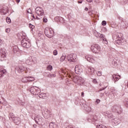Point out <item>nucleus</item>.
Instances as JSON below:
<instances>
[{
    "label": "nucleus",
    "mask_w": 128,
    "mask_h": 128,
    "mask_svg": "<svg viewBox=\"0 0 128 128\" xmlns=\"http://www.w3.org/2000/svg\"><path fill=\"white\" fill-rule=\"evenodd\" d=\"M120 78V76L118 74H114L112 76V80H114L115 82H118V80Z\"/></svg>",
    "instance_id": "nucleus-12"
},
{
    "label": "nucleus",
    "mask_w": 128,
    "mask_h": 128,
    "mask_svg": "<svg viewBox=\"0 0 128 128\" xmlns=\"http://www.w3.org/2000/svg\"><path fill=\"white\" fill-rule=\"evenodd\" d=\"M10 118H11L13 119L14 118V113L12 112H11L10 114Z\"/></svg>",
    "instance_id": "nucleus-31"
},
{
    "label": "nucleus",
    "mask_w": 128,
    "mask_h": 128,
    "mask_svg": "<svg viewBox=\"0 0 128 128\" xmlns=\"http://www.w3.org/2000/svg\"><path fill=\"white\" fill-rule=\"evenodd\" d=\"M102 35V34H100L98 32L96 33V38H100V36Z\"/></svg>",
    "instance_id": "nucleus-32"
},
{
    "label": "nucleus",
    "mask_w": 128,
    "mask_h": 128,
    "mask_svg": "<svg viewBox=\"0 0 128 128\" xmlns=\"http://www.w3.org/2000/svg\"><path fill=\"white\" fill-rule=\"evenodd\" d=\"M34 120L36 124L39 126H42V124H44V119L40 117V116H36L34 118Z\"/></svg>",
    "instance_id": "nucleus-7"
},
{
    "label": "nucleus",
    "mask_w": 128,
    "mask_h": 128,
    "mask_svg": "<svg viewBox=\"0 0 128 128\" xmlns=\"http://www.w3.org/2000/svg\"><path fill=\"white\" fill-rule=\"evenodd\" d=\"M96 74H97V76H102V72H96Z\"/></svg>",
    "instance_id": "nucleus-37"
},
{
    "label": "nucleus",
    "mask_w": 128,
    "mask_h": 128,
    "mask_svg": "<svg viewBox=\"0 0 128 128\" xmlns=\"http://www.w3.org/2000/svg\"><path fill=\"white\" fill-rule=\"evenodd\" d=\"M30 92L34 96H38L40 92V90L36 87L32 86L30 88Z\"/></svg>",
    "instance_id": "nucleus-5"
},
{
    "label": "nucleus",
    "mask_w": 128,
    "mask_h": 128,
    "mask_svg": "<svg viewBox=\"0 0 128 128\" xmlns=\"http://www.w3.org/2000/svg\"><path fill=\"white\" fill-rule=\"evenodd\" d=\"M6 52L2 51V50H0V58H6Z\"/></svg>",
    "instance_id": "nucleus-19"
},
{
    "label": "nucleus",
    "mask_w": 128,
    "mask_h": 128,
    "mask_svg": "<svg viewBox=\"0 0 128 128\" xmlns=\"http://www.w3.org/2000/svg\"><path fill=\"white\" fill-rule=\"evenodd\" d=\"M106 88H106H103V90H104V88Z\"/></svg>",
    "instance_id": "nucleus-56"
},
{
    "label": "nucleus",
    "mask_w": 128,
    "mask_h": 128,
    "mask_svg": "<svg viewBox=\"0 0 128 128\" xmlns=\"http://www.w3.org/2000/svg\"><path fill=\"white\" fill-rule=\"evenodd\" d=\"M44 34L49 38H51L54 36V30L52 28H46L44 30Z\"/></svg>",
    "instance_id": "nucleus-4"
},
{
    "label": "nucleus",
    "mask_w": 128,
    "mask_h": 128,
    "mask_svg": "<svg viewBox=\"0 0 128 128\" xmlns=\"http://www.w3.org/2000/svg\"><path fill=\"white\" fill-rule=\"evenodd\" d=\"M109 120H110L115 124H120V119L118 118H114L112 114H110L107 116Z\"/></svg>",
    "instance_id": "nucleus-2"
},
{
    "label": "nucleus",
    "mask_w": 128,
    "mask_h": 128,
    "mask_svg": "<svg viewBox=\"0 0 128 128\" xmlns=\"http://www.w3.org/2000/svg\"><path fill=\"white\" fill-rule=\"evenodd\" d=\"M67 60L70 62H76V54H70L68 56Z\"/></svg>",
    "instance_id": "nucleus-8"
},
{
    "label": "nucleus",
    "mask_w": 128,
    "mask_h": 128,
    "mask_svg": "<svg viewBox=\"0 0 128 128\" xmlns=\"http://www.w3.org/2000/svg\"><path fill=\"white\" fill-rule=\"evenodd\" d=\"M96 102L97 104H100V100L97 99L96 101Z\"/></svg>",
    "instance_id": "nucleus-43"
},
{
    "label": "nucleus",
    "mask_w": 128,
    "mask_h": 128,
    "mask_svg": "<svg viewBox=\"0 0 128 128\" xmlns=\"http://www.w3.org/2000/svg\"><path fill=\"white\" fill-rule=\"evenodd\" d=\"M26 63L27 64H34V60H32V57H30L26 60Z\"/></svg>",
    "instance_id": "nucleus-14"
},
{
    "label": "nucleus",
    "mask_w": 128,
    "mask_h": 128,
    "mask_svg": "<svg viewBox=\"0 0 128 128\" xmlns=\"http://www.w3.org/2000/svg\"><path fill=\"white\" fill-rule=\"evenodd\" d=\"M81 96H84V92H82L81 93Z\"/></svg>",
    "instance_id": "nucleus-46"
},
{
    "label": "nucleus",
    "mask_w": 128,
    "mask_h": 128,
    "mask_svg": "<svg viewBox=\"0 0 128 128\" xmlns=\"http://www.w3.org/2000/svg\"><path fill=\"white\" fill-rule=\"evenodd\" d=\"M78 4H82V1H80V2L78 1Z\"/></svg>",
    "instance_id": "nucleus-53"
},
{
    "label": "nucleus",
    "mask_w": 128,
    "mask_h": 128,
    "mask_svg": "<svg viewBox=\"0 0 128 128\" xmlns=\"http://www.w3.org/2000/svg\"><path fill=\"white\" fill-rule=\"evenodd\" d=\"M16 70L18 72H19V74H21V72H24V70L26 73L28 72L26 71L28 70V68H24L23 66H19L16 67Z\"/></svg>",
    "instance_id": "nucleus-9"
},
{
    "label": "nucleus",
    "mask_w": 128,
    "mask_h": 128,
    "mask_svg": "<svg viewBox=\"0 0 128 128\" xmlns=\"http://www.w3.org/2000/svg\"><path fill=\"white\" fill-rule=\"evenodd\" d=\"M64 60H66V54H63L60 58V62H64Z\"/></svg>",
    "instance_id": "nucleus-25"
},
{
    "label": "nucleus",
    "mask_w": 128,
    "mask_h": 128,
    "mask_svg": "<svg viewBox=\"0 0 128 128\" xmlns=\"http://www.w3.org/2000/svg\"><path fill=\"white\" fill-rule=\"evenodd\" d=\"M21 80H22V82H24V83L28 82V76H26H26L22 77V79H21Z\"/></svg>",
    "instance_id": "nucleus-20"
},
{
    "label": "nucleus",
    "mask_w": 128,
    "mask_h": 128,
    "mask_svg": "<svg viewBox=\"0 0 128 128\" xmlns=\"http://www.w3.org/2000/svg\"><path fill=\"white\" fill-rule=\"evenodd\" d=\"M88 2H92V0H86Z\"/></svg>",
    "instance_id": "nucleus-45"
},
{
    "label": "nucleus",
    "mask_w": 128,
    "mask_h": 128,
    "mask_svg": "<svg viewBox=\"0 0 128 128\" xmlns=\"http://www.w3.org/2000/svg\"><path fill=\"white\" fill-rule=\"evenodd\" d=\"M102 26H106V22L104 20L102 22Z\"/></svg>",
    "instance_id": "nucleus-40"
},
{
    "label": "nucleus",
    "mask_w": 128,
    "mask_h": 128,
    "mask_svg": "<svg viewBox=\"0 0 128 128\" xmlns=\"http://www.w3.org/2000/svg\"><path fill=\"white\" fill-rule=\"evenodd\" d=\"M18 48H14V49H13V52H14L15 54L18 52Z\"/></svg>",
    "instance_id": "nucleus-39"
},
{
    "label": "nucleus",
    "mask_w": 128,
    "mask_h": 128,
    "mask_svg": "<svg viewBox=\"0 0 128 128\" xmlns=\"http://www.w3.org/2000/svg\"><path fill=\"white\" fill-rule=\"evenodd\" d=\"M27 78H28V82H34L35 80L33 76H28Z\"/></svg>",
    "instance_id": "nucleus-23"
},
{
    "label": "nucleus",
    "mask_w": 128,
    "mask_h": 128,
    "mask_svg": "<svg viewBox=\"0 0 128 128\" xmlns=\"http://www.w3.org/2000/svg\"><path fill=\"white\" fill-rule=\"evenodd\" d=\"M88 108H90V110H89L90 112V110H92V108H90V107H88Z\"/></svg>",
    "instance_id": "nucleus-55"
},
{
    "label": "nucleus",
    "mask_w": 128,
    "mask_h": 128,
    "mask_svg": "<svg viewBox=\"0 0 128 128\" xmlns=\"http://www.w3.org/2000/svg\"><path fill=\"white\" fill-rule=\"evenodd\" d=\"M51 78H54L56 76V74H52L50 75Z\"/></svg>",
    "instance_id": "nucleus-48"
},
{
    "label": "nucleus",
    "mask_w": 128,
    "mask_h": 128,
    "mask_svg": "<svg viewBox=\"0 0 128 128\" xmlns=\"http://www.w3.org/2000/svg\"><path fill=\"white\" fill-rule=\"evenodd\" d=\"M85 58L90 62H92V58L90 56H86Z\"/></svg>",
    "instance_id": "nucleus-22"
},
{
    "label": "nucleus",
    "mask_w": 128,
    "mask_h": 128,
    "mask_svg": "<svg viewBox=\"0 0 128 128\" xmlns=\"http://www.w3.org/2000/svg\"><path fill=\"white\" fill-rule=\"evenodd\" d=\"M113 110L117 112L118 114H122V108L120 106H118L115 105L113 106Z\"/></svg>",
    "instance_id": "nucleus-11"
},
{
    "label": "nucleus",
    "mask_w": 128,
    "mask_h": 128,
    "mask_svg": "<svg viewBox=\"0 0 128 128\" xmlns=\"http://www.w3.org/2000/svg\"><path fill=\"white\" fill-rule=\"evenodd\" d=\"M76 84H78V86H82V84L84 82V80L80 76H76Z\"/></svg>",
    "instance_id": "nucleus-10"
},
{
    "label": "nucleus",
    "mask_w": 128,
    "mask_h": 128,
    "mask_svg": "<svg viewBox=\"0 0 128 128\" xmlns=\"http://www.w3.org/2000/svg\"><path fill=\"white\" fill-rule=\"evenodd\" d=\"M124 104L125 106L128 108V99H126L124 100Z\"/></svg>",
    "instance_id": "nucleus-27"
},
{
    "label": "nucleus",
    "mask_w": 128,
    "mask_h": 128,
    "mask_svg": "<svg viewBox=\"0 0 128 128\" xmlns=\"http://www.w3.org/2000/svg\"><path fill=\"white\" fill-rule=\"evenodd\" d=\"M22 36V40H21L22 46L23 48H30L32 46V44L30 40H28L26 34L24 33Z\"/></svg>",
    "instance_id": "nucleus-1"
},
{
    "label": "nucleus",
    "mask_w": 128,
    "mask_h": 128,
    "mask_svg": "<svg viewBox=\"0 0 128 128\" xmlns=\"http://www.w3.org/2000/svg\"><path fill=\"white\" fill-rule=\"evenodd\" d=\"M54 123H52V122L50 123L49 124V126L50 128H54Z\"/></svg>",
    "instance_id": "nucleus-38"
},
{
    "label": "nucleus",
    "mask_w": 128,
    "mask_h": 128,
    "mask_svg": "<svg viewBox=\"0 0 128 128\" xmlns=\"http://www.w3.org/2000/svg\"><path fill=\"white\" fill-rule=\"evenodd\" d=\"M12 120L15 124H18V122H20V118L18 117H14L12 118Z\"/></svg>",
    "instance_id": "nucleus-17"
},
{
    "label": "nucleus",
    "mask_w": 128,
    "mask_h": 128,
    "mask_svg": "<svg viewBox=\"0 0 128 128\" xmlns=\"http://www.w3.org/2000/svg\"><path fill=\"white\" fill-rule=\"evenodd\" d=\"M91 50L94 54H98L100 52L102 48L98 44H94L91 46Z\"/></svg>",
    "instance_id": "nucleus-3"
},
{
    "label": "nucleus",
    "mask_w": 128,
    "mask_h": 128,
    "mask_svg": "<svg viewBox=\"0 0 128 128\" xmlns=\"http://www.w3.org/2000/svg\"><path fill=\"white\" fill-rule=\"evenodd\" d=\"M84 10H86V12H88V8H86L84 9Z\"/></svg>",
    "instance_id": "nucleus-49"
},
{
    "label": "nucleus",
    "mask_w": 128,
    "mask_h": 128,
    "mask_svg": "<svg viewBox=\"0 0 128 128\" xmlns=\"http://www.w3.org/2000/svg\"><path fill=\"white\" fill-rule=\"evenodd\" d=\"M68 78H72V76L70 74H68Z\"/></svg>",
    "instance_id": "nucleus-52"
},
{
    "label": "nucleus",
    "mask_w": 128,
    "mask_h": 128,
    "mask_svg": "<svg viewBox=\"0 0 128 128\" xmlns=\"http://www.w3.org/2000/svg\"><path fill=\"white\" fill-rule=\"evenodd\" d=\"M56 18H58V20H60V17H56V18H55V19Z\"/></svg>",
    "instance_id": "nucleus-54"
},
{
    "label": "nucleus",
    "mask_w": 128,
    "mask_h": 128,
    "mask_svg": "<svg viewBox=\"0 0 128 128\" xmlns=\"http://www.w3.org/2000/svg\"><path fill=\"white\" fill-rule=\"evenodd\" d=\"M88 72H91L92 74V72H94V68L91 66L88 67Z\"/></svg>",
    "instance_id": "nucleus-21"
},
{
    "label": "nucleus",
    "mask_w": 128,
    "mask_h": 128,
    "mask_svg": "<svg viewBox=\"0 0 128 128\" xmlns=\"http://www.w3.org/2000/svg\"><path fill=\"white\" fill-rule=\"evenodd\" d=\"M96 128H108L106 126L102 124H98L96 126Z\"/></svg>",
    "instance_id": "nucleus-26"
},
{
    "label": "nucleus",
    "mask_w": 128,
    "mask_h": 128,
    "mask_svg": "<svg viewBox=\"0 0 128 128\" xmlns=\"http://www.w3.org/2000/svg\"><path fill=\"white\" fill-rule=\"evenodd\" d=\"M66 128H72V126H68V127H66Z\"/></svg>",
    "instance_id": "nucleus-50"
},
{
    "label": "nucleus",
    "mask_w": 128,
    "mask_h": 128,
    "mask_svg": "<svg viewBox=\"0 0 128 128\" xmlns=\"http://www.w3.org/2000/svg\"><path fill=\"white\" fill-rule=\"evenodd\" d=\"M75 72L77 74H80L82 72V70L80 68V67H78V66L76 65L75 66Z\"/></svg>",
    "instance_id": "nucleus-15"
},
{
    "label": "nucleus",
    "mask_w": 128,
    "mask_h": 128,
    "mask_svg": "<svg viewBox=\"0 0 128 128\" xmlns=\"http://www.w3.org/2000/svg\"><path fill=\"white\" fill-rule=\"evenodd\" d=\"M115 43L117 44H122V40L120 39H118L117 40L115 41Z\"/></svg>",
    "instance_id": "nucleus-28"
},
{
    "label": "nucleus",
    "mask_w": 128,
    "mask_h": 128,
    "mask_svg": "<svg viewBox=\"0 0 128 128\" xmlns=\"http://www.w3.org/2000/svg\"><path fill=\"white\" fill-rule=\"evenodd\" d=\"M6 22H8V24H10V22H12L10 18L7 17L6 18Z\"/></svg>",
    "instance_id": "nucleus-29"
},
{
    "label": "nucleus",
    "mask_w": 128,
    "mask_h": 128,
    "mask_svg": "<svg viewBox=\"0 0 128 128\" xmlns=\"http://www.w3.org/2000/svg\"><path fill=\"white\" fill-rule=\"evenodd\" d=\"M100 38H102L104 44H108V40L104 38V35H100Z\"/></svg>",
    "instance_id": "nucleus-18"
},
{
    "label": "nucleus",
    "mask_w": 128,
    "mask_h": 128,
    "mask_svg": "<svg viewBox=\"0 0 128 128\" xmlns=\"http://www.w3.org/2000/svg\"><path fill=\"white\" fill-rule=\"evenodd\" d=\"M2 40L0 39V46H2Z\"/></svg>",
    "instance_id": "nucleus-47"
},
{
    "label": "nucleus",
    "mask_w": 128,
    "mask_h": 128,
    "mask_svg": "<svg viewBox=\"0 0 128 128\" xmlns=\"http://www.w3.org/2000/svg\"><path fill=\"white\" fill-rule=\"evenodd\" d=\"M39 98H43L44 100H46V98H48V96H46V93H41L39 95Z\"/></svg>",
    "instance_id": "nucleus-16"
},
{
    "label": "nucleus",
    "mask_w": 128,
    "mask_h": 128,
    "mask_svg": "<svg viewBox=\"0 0 128 128\" xmlns=\"http://www.w3.org/2000/svg\"><path fill=\"white\" fill-rule=\"evenodd\" d=\"M47 69L48 70H52V66L51 65H49L47 66Z\"/></svg>",
    "instance_id": "nucleus-30"
},
{
    "label": "nucleus",
    "mask_w": 128,
    "mask_h": 128,
    "mask_svg": "<svg viewBox=\"0 0 128 128\" xmlns=\"http://www.w3.org/2000/svg\"><path fill=\"white\" fill-rule=\"evenodd\" d=\"M2 67L0 66V78L4 76V74H6V71L4 70H2Z\"/></svg>",
    "instance_id": "nucleus-13"
},
{
    "label": "nucleus",
    "mask_w": 128,
    "mask_h": 128,
    "mask_svg": "<svg viewBox=\"0 0 128 128\" xmlns=\"http://www.w3.org/2000/svg\"><path fill=\"white\" fill-rule=\"evenodd\" d=\"M6 32L7 34H10V28H7L6 30Z\"/></svg>",
    "instance_id": "nucleus-34"
},
{
    "label": "nucleus",
    "mask_w": 128,
    "mask_h": 128,
    "mask_svg": "<svg viewBox=\"0 0 128 128\" xmlns=\"http://www.w3.org/2000/svg\"><path fill=\"white\" fill-rule=\"evenodd\" d=\"M112 38L114 40H116V38H116V34H114L112 36Z\"/></svg>",
    "instance_id": "nucleus-42"
},
{
    "label": "nucleus",
    "mask_w": 128,
    "mask_h": 128,
    "mask_svg": "<svg viewBox=\"0 0 128 128\" xmlns=\"http://www.w3.org/2000/svg\"><path fill=\"white\" fill-rule=\"evenodd\" d=\"M32 17H33L34 18V20H40V19L42 18V17H40V18L38 16H36V17H34V15H32Z\"/></svg>",
    "instance_id": "nucleus-36"
},
{
    "label": "nucleus",
    "mask_w": 128,
    "mask_h": 128,
    "mask_svg": "<svg viewBox=\"0 0 128 128\" xmlns=\"http://www.w3.org/2000/svg\"><path fill=\"white\" fill-rule=\"evenodd\" d=\"M16 2L18 3L20 2V0H16Z\"/></svg>",
    "instance_id": "nucleus-51"
},
{
    "label": "nucleus",
    "mask_w": 128,
    "mask_h": 128,
    "mask_svg": "<svg viewBox=\"0 0 128 128\" xmlns=\"http://www.w3.org/2000/svg\"><path fill=\"white\" fill-rule=\"evenodd\" d=\"M28 10H30V9H29Z\"/></svg>",
    "instance_id": "nucleus-59"
},
{
    "label": "nucleus",
    "mask_w": 128,
    "mask_h": 128,
    "mask_svg": "<svg viewBox=\"0 0 128 128\" xmlns=\"http://www.w3.org/2000/svg\"><path fill=\"white\" fill-rule=\"evenodd\" d=\"M116 66H118V64H116Z\"/></svg>",
    "instance_id": "nucleus-58"
},
{
    "label": "nucleus",
    "mask_w": 128,
    "mask_h": 128,
    "mask_svg": "<svg viewBox=\"0 0 128 128\" xmlns=\"http://www.w3.org/2000/svg\"><path fill=\"white\" fill-rule=\"evenodd\" d=\"M6 12H4V14H6Z\"/></svg>",
    "instance_id": "nucleus-57"
},
{
    "label": "nucleus",
    "mask_w": 128,
    "mask_h": 128,
    "mask_svg": "<svg viewBox=\"0 0 128 128\" xmlns=\"http://www.w3.org/2000/svg\"><path fill=\"white\" fill-rule=\"evenodd\" d=\"M28 12H30L28 11Z\"/></svg>",
    "instance_id": "nucleus-60"
},
{
    "label": "nucleus",
    "mask_w": 128,
    "mask_h": 128,
    "mask_svg": "<svg viewBox=\"0 0 128 128\" xmlns=\"http://www.w3.org/2000/svg\"><path fill=\"white\" fill-rule=\"evenodd\" d=\"M93 82L94 84H98V81H96V80L94 79Z\"/></svg>",
    "instance_id": "nucleus-44"
},
{
    "label": "nucleus",
    "mask_w": 128,
    "mask_h": 128,
    "mask_svg": "<svg viewBox=\"0 0 128 128\" xmlns=\"http://www.w3.org/2000/svg\"><path fill=\"white\" fill-rule=\"evenodd\" d=\"M35 13L38 16H42L44 14V11L42 10V8L38 6L35 9Z\"/></svg>",
    "instance_id": "nucleus-6"
},
{
    "label": "nucleus",
    "mask_w": 128,
    "mask_h": 128,
    "mask_svg": "<svg viewBox=\"0 0 128 128\" xmlns=\"http://www.w3.org/2000/svg\"><path fill=\"white\" fill-rule=\"evenodd\" d=\"M53 54L54 56H57L58 55V50H54V52H53Z\"/></svg>",
    "instance_id": "nucleus-35"
},
{
    "label": "nucleus",
    "mask_w": 128,
    "mask_h": 128,
    "mask_svg": "<svg viewBox=\"0 0 128 128\" xmlns=\"http://www.w3.org/2000/svg\"><path fill=\"white\" fill-rule=\"evenodd\" d=\"M29 27L30 28H31V30H34V26L32 24H29Z\"/></svg>",
    "instance_id": "nucleus-33"
},
{
    "label": "nucleus",
    "mask_w": 128,
    "mask_h": 128,
    "mask_svg": "<svg viewBox=\"0 0 128 128\" xmlns=\"http://www.w3.org/2000/svg\"><path fill=\"white\" fill-rule=\"evenodd\" d=\"M43 22H48V18H44Z\"/></svg>",
    "instance_id": "nucleus-41"
},
{
    "label": "nucleus",
    "mask_w": 128,
    "mask_h": 128,
    "mask_svg": "<svg viewBox=\"0 0 128 128\" xmlns=\"http://www.w3.org/2000/svg\"><path fill=\"white\" fill-rule=\"evenodd\" d=\"M116 36L118 38L120 39L122 38V33H117L116 34Z\"/></svg>",
    "instance_id": "nucleus-24"
}]
</instances>
